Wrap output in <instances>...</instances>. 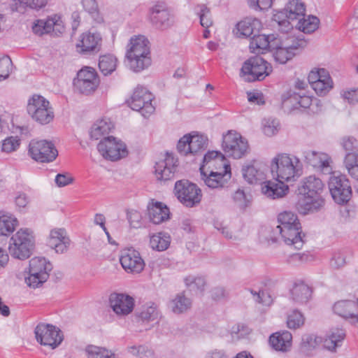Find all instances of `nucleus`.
<instances>
[{"label": "nucleus", "instance_id": "obj_41", "mask_svg": "<svg viewBox=\"0 0 358 358\" xmlns=\"http://www.w3.org/2000/svg\"><path fill=\"white\" fill-rule=\"evenodd\" d=\"M117 58L113 55H104L99 57V68L104 76L111 74L116 69Z\"/></svg>", "mask_w": 358, "mask_h": 358}, {"label": "nucleus", "instance_id": "obj_19", "mask_svg": "<svg viewBox=\"0 0 358 358\" xmlns=\"http://www.w3.org/2000/svg\"><path fill=\"white\" fill-rule=\"evenodd\" d=\"M204 164L200 167L201 179L210 188L223 187L231 177L230 166L224 165V168L218 169L216 171L211 170L208 174L204 171Z\"/></svg>", "mask_w": 358, "mask_h": 358}, {"label": "nucleus", "instance_id": "obj_15", "mask_svg": "<svg viewBox=\"0 0 358 358\" xmlns=\"http://www.w3.org/2000/svg\"><path fill=\"white\" fill-rule=\"evenodd\" d=\"M98 151L106 159L117 161L128 154L126 145L113 136L105 137L97 145Z\"/></svg>", "mask_w": 358, "mask_h": 358}, {"label": "nucleus", "instance_id": "obj_31", "mask_svg": "<svg viewBox=\"0 0 358 358\" xmlns=\"http://www.w3.org/2000/svg\"><path fill=\"white\" fill-rule=\"evenodd\" d=\"M284 182L266 181L262 187V192L265 196L273 199L282 198L286 195L289 189Z\"/></svg>", "mask_w": 358, "mask_h": 358}, {"label": "nucleus", "instance_id": "obj_43", "mask_svg": "<svg viewBox=\"0 0 358 358\" xmlns=\"http://www.w3.org/2000/svg\"><path fill=\"white\" fill-rule=\"evenodd\" d=\"M319 23L320 20L317 17L309 15L307 19L304 17H301L299 20L296 27L303 33L310 34L318 28Z\"/></svg>", "mask_w": 358, "mask_h": 358}, {"label": "nucleus", "instance_id": "obj_12", "mask_svg": "<svg viewBox=\"0 0 358 358\" xmlns=\"http://www.w3.org/2000/svg\"><path fill=\"white\" fill-rule=\"evenodd\" d=\"M28 153L34 160L41 163L52 162L58 156L55 145L46 140H32L29 145Z\"/></svg>", "mask_w": 358, "mask_h": 358}, {"label": "nucleus", "instance_id": "obj_47", "mask_svg": "<svg viewBox=\"0 0 358 358\" xmlns=\"http://www.w3.org/2000/svg\"><path fill=\"white\" fill-rule=\"evenodd\" d=\"M341 145L347 152L345 157V166H346L347 157L349 155H358V140L354 136H346L341 139Z\"/></svg>", "mask_w": 358, "mask_h": 358}, {"label": "nucleus", "instance_id": "obj_60", "mask_svg": "<svg viewBox=\"0 0 358 358\" xmlns=\"http://www.w3.org/2000/svg\"><path fill=\"white\" fill-rule=\"evenodd\" d=\"M127 219L131 227L139 228L142 225V215L135 210H131L127 212Z\"/></svg>", "mask_w": 358, "mask_h": 358}, {"label": "nucleus", "instance_id": "obj_39", "mask_svg": "<svg viewBox=\"0 0 358 358\" xmlns=\"http://www.w3.org/2000/svg\"><path fill=\"white\" fill-rule=\"evenodd\" d=\"M280 43V38H278L275 43V45H273L271 50H275L273 54L275 59L280 64H285L291 59L296 55V52L285 48Z\"/></svg>", "mask_w": 358, "mask_h": 358}, {"label": "nucleus", "instance_id": "obj_36", "mask_svg": "<svg viewBox=\"0 0 358 358\" xmlns=\"http://www.w3.org/2000/svg\"><path fill=\"white\" fill-rule=\"evenodd\" d=\"M185 286L195 294H201L205 289L206 280L202 276L189 275L184 278Z\"/></svg>", "mask_w": 358, "mask_h": 358}, {"label": "nucleus", "instance_id": "obj_46", "mask_svg": "<svg viewBox=\"0 0 358 358\" xmlns=\"http://www.w3.org/2000/svg\"><path fill=\"white\" fill-rule=\"evenodd\" d=\"M85 352L88 357H99V358H111L112 357L119 356L114 352L108 350L106 348L96 346L94 345H88L85 348Z\"/></svg>", "mask_w": 358, "mask_h": 358}, {"label": "nucleus", "instance_id": "obj_25", "mask_svg": "<svg viewBox=\"0 0 358 358\" xmlns=\"http://www.w3.org/2000/svg\"><path fill=\"white\" fill-rule=\"evenodd\" d=\"M265 171L266 165L257 161H254L251 164L242 169L244 179L250 184L264 180Z\"/></svg>", "mask_w": 358, "mask_h": 358}, {"label": "nucleus", "instance_id": "obj_45", "mask_svg": "<svg viewBox=\"0 0 358 358\" xmlns=\"http://www.w3.org/2000/svg\"><path fill=\"white\" fill-rule=\"evenodd\" d=\"M209 163L218 169L224 168V165L230 166L224 156L217 151H209L203 156V164Z\"/></svg>", "mask_w": 358, "mask_h": 358}, {"label": "nucleus", "instance_id": "obj_44", "mask_svg": "<svg viewBox=\"0 0 358 358\" xmlns=\"http://www.w3.org/2000/svg\"><path fill=\"white\" fill-rule=\"evenodd\" d=\"M112 127V124L110 122L104 120L98 121L93 124L90 131V136L94 140H98L103 136L108 134Z\"/></svg>", "mask_w": 358, "mask_h": 358}, {"label": "nucleus", "instance_id": "obj_34", "mask_svg": "<svg viewBox=\"0 0 358 358\" xmlns=\"http://www.w3.org/2000/svg\"><path fill=\"white\" fill-rule=\"evenodd\" d=\"M311 289L303 282L296 283L291 289V295L293 301L298 303H306L311 296Z\"/></svg>", "mask_w": 358, "mask_h": 358}, {"label": "nucleus", "instance_id": "obj_32", "mask_svg": "<svg viewBox=\"0 0 358 358\" xmlns=\"http://www.w3.org/2000/svg\"><path fill=\"white\" fill-rule=\"evenodd\" d=\"M278 38H280L281 45H284L285 48L292 50L296 54L307 45V42L301 34L298 36L283 34L282 36H278Z\"/></svg>", "mask_w": 358, "mask_h": 358}, {"label": "nucleus", "instance_id": "obj_51", "mask_svg": "<svg viewBox=\"0 0 358 358\" xmlns=\"http://www.w3.org/2000/svg\"><path fill=\"white\" fill-rule=\"evenodd\" d=\"M233 199L240 208L245 209L250 206L252 196L246 194L243 189H238L235 192Z\"/></svg>", "mask_w": 358, "mask_h": 358}, {"label": "nucleus", "instance_id": "obj_58", "mask_svg": "<svg viewBox=\"0 0 358 358\" xmlns=\"http://www.w3.org/2000/svg\"><path fill=\"white\" fill-rule=\"evenodd\" d=\"M312 87L317 95L324 96L332 89L333 81H329V83H326L324 81L317 80V83L313 84Z\"/></svg>", "mask_w": 358, "mask_h": 358}, {"label": "nucleus", "instance_id": "obj_48", "mask_svg": "<svg viewBox=\"0 0 358 358\" xmlns=\"http://www.w3.org/2000/svg\"><path fill=\"white\" fill-rule=\"evenodd\" d=\"M322 342L321 337L313 334H306L302 337L301 350L304 352H308L315 349Z\"/></svg>", "mask_w": 358, "mask_h": 358}, {"label": "nucleus", "instance_id": "obj_29", "mask_svg": "<svg viewBox=\"0 0 358 358\" xmlns=\"http://www.w3.org/2000/svg\"><path fill=\"white\" fill-rule=\"evenodd\" d=\"M56 16L52 18H48L46 21L38 20L32 25V31L34 34L41 36L44 34H49L51 31L62 32L64 27L59 24V17L56 19Z\"/></svg>", "mask_w": 358, "mask_h": 358}, {"label": "nucleus", "instance_id": "obj_27", "mask_svg": "<svg viewBox=\"0 0 358 358\" xmlns=\"http://www.w3.org/2000/svg\"><path fill=\"white\" fill-rule=\"evenodd\" d=\"M148 211L150 220L155 224H159L169 219V209L162 202L156 201L149 203Z\"/></svg>", "mask_w": 358, "mask_h": 358}, {"label": "nucleus", "instance_id": "obj_63", "mask_svg": "<svg viewBox=\"0 0 358 358\" xmlns=\"http://www.w3.org/2000/svg\"><path fill=\"white\" fill-rule=\"evenodd\" d=\"M190 139L191 134H189L185 135L179 140L177 144V150L180 155L186 156L189 154L188 147Z\"/></svg>", "mask_w": 358, "mask_h": 358}, {"label": "nucleus", "instance_id": "obj_16", "mask_svg": "<svg viewBox=\"0 0 358 358\" xmlns=\"http://www.w3.org/2000/svg\"><path fill=\"white\" fill-rule=\"evenodd\" d=\"M301 232V224H294L292 227L284 230L273 229L272 231L273 235L270 237V240L273 243H276L281 238L286 245L292 246L294 249L300 250L304 243Z\"/></svg>", "mask_w": 358, "mask_h": 358}, {"label": "nucleus", "instance_id": "obj_38", "mask_svg": "<svg viewBox=\"0 0 358 358\" xmlns=\"http://www.w3.org/2000/svg\"><path fill=\"white\" fill-rule=\"evenodd\" d=\"M192 301L183 293L178 294L171 302V308L176 314L183 313L190 309Z\"/></svg>", "mask_w": 358, "mask_h": 358}, {"label": "nucleus", "instance_id": "obj_35", "mask_svg": "<svg viewBox=\"0 0 358 358\" xmlns=\"http://www.w3.org/2000/svg\"><path fill=\"white\" fill-rule=\"evenodd\" d=\"M286 17L289 20H299L305 16V6L298 0H292L289 2L286 8Z\"/></svg>", "mask_w": 358, "mask_h": 358}, {"label": "nucleus", "instance_id": "obj_57", "mask_svg": "<svg viewBox=\"0 0 358 358\" xmlns=\"http://www.w3.org/2000/svg\"><path fill=\"white\" fill-rule=\"evenodd\" d=\"M131 356L146 358L153 356V351L146 346L141 345L138 348L132 346L128 348Z\"/></svg>", "mask_w": 358, "mask_h": 358}, {"label": "nucleus", "instance_id": "obj_64", "mask_svg": "<svg viewBox=\"0 0 358 358\" xmlns=\"http://www.w3.org/2000/svg\"><path fill=\"white\" fill-rule=\"evenodd\" d=\"M345 264V256L341 251L334 252L331 259L332 267L339 268Z\"/></svg>", "mask_w": 358, "mask_h": 358}, {"label": "nucleus", "instance_id": "obj_30", "mask_svg": "<svg viewBox=\"0 0 358 358\" xmlns=\"http://www.w3.org/2000/svg\"><path fill=\"white\" fill-rule=\"evenodd\" d=\"M262 27V22L259 20L246 18L236 24V34H238V36L251 38L253 35L259 33Z\"/></svg>", "mask_w": 358, "mask_h": 358}, {"label": "nucleus", "instance_id": "obj_61", "mask_svg": "<svg viewBox=\"0 0 358 358\" xmlns=\"http://www.w3.org/2000/svg\"><path fill=\"white\" fill-rule=\"evenodd\" d=\"M278 126L279 123L276 120L268 119L264 124V133L268 136H272L277 133Z\"/></svg>", "mask_w": 358, "mask_h": 358}, {"label": "nucleus", "instance_id": "obj_6", "mask_svg": "<svg viewBox=\"0 0 358 358\" xmlns=\"http://www.w3.org/2000/svg\"><path fill=\"white\" fill-rule=\"evenodd\" d=\"M27 112L41 124L50 123L54 118V112L50 102L41 95H34L28 102Z\"/></svg>", "mask_w": 358, "mask_h": 358}, {"label": "nucleus", "instance_id": "obj_21", "mask_svg": "<svg viewBox=\"0 0 358 358\" xmlns=\"http://www.w3.org/2000/svg\"><path fill=\"white\" fill-rule=\"evenodd\" d=\"M358 298L357 302L352 300H341L336 302L333 311L339 317L349 320L350 323L358 322Z\"/></svg>", "mask_w": 358, "mask_h": 358}, {"label": "nucleus", "instance_id": "obj_37", "mask_svg": "<svg viewBox=\"0 0 358 358\" xmlns=\"http://www.w3.org/2000/svg\"><path fill=\"white\" fill-rule=\"evenodd\" d=\"M18 222L15 217L9 213L0 212V234L7 236L12 233Z\"/></svg>", "mask_w": 358, "mask_h": 358}, {"label": "nucleus", "instance_id": "obj_42", "mask_svg": "<svg viewBox=\"0 0 358 358\" xmlns=\"http://www.w3.org/2000/svg\"><path fill=\"white\" fill-rule=\"evenodd\" d=\"M207 147V138L203 135L191 134L189 145L188 147L189 154L197 155L203 152Z\"/></svg>", "mask_w": 358, "mask_h": 358}, {"label": "nucleus", "instance_id": "obj_13", "mask_svg": "<svg viewBox=\"0 0 358 358\" xmlns=\"http://www.w3.org/2000/svg\"><path fill=\"white\" fill-rule=\"evenodd\" d=\"M174 189L178 200L187 207H193L201 200V189L187 180L177 181Z\"/></svg>", "mask_w": 358, "mask_h": 358}, {"label": "nucleus", "instance_id": "obj_3", "mask_svg": "<svg viewBox=\"0 0 358 358\" xmlns=\"http://www.w3.org/2000/svg\"><path fill=\"white\" fill-rule=\"evenodd\" d=\"M299 158L286 153L278 154L271 161V170L278 182L295 181L302 173Z\"/></svg>", "mask_w": 358, "mask_h": 358}, {"label": "nucleus", "instance_id": "obj_55", "mask_svg": "<svg viewBox=\"0 0 358 358\" xmlns=\"http://www.w3.org/2000/svg\"><path fill=\"white\" fill-rule=\"evenodd\" d=\"M346 169L348 174L358 180V155H349L347 157Z\"/></svg>", "mask_w": 358, "mask_h": 358}, {"label": "nucleus", "instance_id": "obj_22", "mask_svg": "<svg viewBox=\"0 0 358 358\" xmlns=\"http://www.w3.org/2000/svg\"><path fill=\"white\" fill-rule=\"evenodd\" d=\"M109 303L113 310L119 315H127L132 312L134 306V299L125 294L112 293Z\"/></svg>", "mask_w": 358, "mask_h": 358}, {"label": "nucleus", "instance_id": "obj_28", "mask_svg": "<svg viewBox=\"0 0 358 358\" xmlns=\"http://www.w3.org/2000/svg\"><path fill=\"white\" fill-rule=\"evenodd\" d=\"M271 347L278 351L287 352L292 347V335L288 331H278L269 338Z\"/></svg>", "mask_w": 358, "mask_h": 358}, {"label": "nucleus", "instance_id": "obj_24", "mask_svg": "<svg viewBox=\"0 0 358 358\" xmlns=\"http://www.w3.org/2000/svg\"><path fill=\"white\" fill-rule=\"evenodd\" d=\"M178 160L172 155L166 154L164 160L156 163L155 174L158 180H168L174 177Z\"/></svg>", "mask_w": 358, "mask_h": 358}, {"label": "nucleus", "instance_id": "obj_20", "mask_svg": "<svg viewBox=\"0 0 358 358\" xmlns=\"http://www.w3.org/2000/svg\"><path fill=\"white\" fill-rule=\"evenodd\" d=\"M120 262L128 273L138 274L145 267V262L140 253L132 248L125 249L122 252Z\"/></svg>", "mask_w": 358, "mask_h": 358}, {"label": "nucleus", "instance_id": "obj_7", "mask_svg": "<svg viewBox=\"0 0 358 358\" xmlns=\"http://www.w3.org/2000/svg\"><path fill=\"white\" fill-rule=\"evenodd\" d=\"M272 72L271 64L259 56L246 60L241 68V73L247 76L249 82L262 80Z\"/></svg>", "mask_w": 358, "mask_h": 358}, {"label": "nucleus", "instance_id": "obj_17", "mask_svg": "<svg viewBox=\"0 0 358 358\" xmlns=\"http://www.w3.org/2000/svg\"><path fill=\"white\" fill-rule=\"evenodd\" d=\"M150 21L157 29L165 30L173 25L174 20L164 2H157L150 9Z\"/></svg>", "mask_w": 358, "mask_h": 358}, {"label": "nucleus", "instance_id": "obj_53", "mask_svg": "<svg viewBox=\"0 0 358 358\" xmlns=\"http://www.w3.org/2000/svg\"><path fill=\"white\" fill-rule=\"evenodd\" d=\"M12 68L13 63L8 56L0 58V82L9 77Z\"/></svg>", "mask_w": 358, "mask_h": 358}, {"label": "nucleus", "instance_id": "obj_10", "mask_svg": "<svg viewBox=\"0 0 358 358\" xmlns=\"http://www.w3.org/2000/svg\"><path fill=\"white\" fill-rule=\"evenodd\" d=\"M38 343L52 350L57 348L64 339L62 331L57 327L45 323H39L34 329Z\"/></svg>", "mask_w": 358, "mask_h": 358}, {"label": "nucleus", "instance_id": "obj_54", "mask_svg": "<svg viewBox=\"0 0 358 358\" xmlns=\"http://www.w3.org/2000/svg\"><path fill=\"white\" fill-rule=\"evenodd\" d=\"M290 101H294L293 106L295 108H308L313 102V99L309 96L300 95L295 94L292 97H290Z\"/></svg>", "mask_w": 358, "mask_h": 358}, {"label": "nucleus", "instance_id": "obj_5", "mask_svg": "<svg viewBox=\"0 0 358 358\" xmlns=\"http://www.w3.org/2000/svg\"><path fill=\"white\" fill-rule=\"evenodd\" d=\"M52 264L44 257H36L29 261V276L25 278L26 284L32 288H37L46 282Z\"/></svg>", "mask_w": 358, "mask_h": 358}, {"label": "nucleus", "instance_id": "obj_49", "mask_svg": "<svg viewBox=\"0 0 358 358\" xmlns=\"http://www.w3.org/2000/svg\"><path fill=\"white\" fill-rule=\"evenodd\" d=\"M169 236H167L162 233L154 234L150 236V245L154 250L158 251H163L168 248L169 245Z\"/></svg>", "mask_w": 358, "mask_h": 358}, {"label": "nucleus", "instance_id": "obj_14", "mask_svg": "<svg viewBox=\"0 0 358 358\" xmlns=\"http://www.w3.org/2000/svg\"><path fill=\"white\" fill-rule=\"evenodd\" d=\"M100 80L94 69L85 66L77 73V77L73 80L76 90L84 94H90L98 87Z\"/></svg>", "mask_w": 358, "mask_h": 358}, {"label": "nucleus", "instance_id": "obj_56", "mask_svg": "<svg viewBox=\"0 0 358 358\" xmlns=\"http://www.w3.org/2000/svg\"><path fill=\"white\" fill-rule=\"evenodd\" d=\"M20 139L17 136H10L2 142L1 150L4 152L15 151L20 146Z\"/></svg>", "mask_w": 358, "mask_h": 358}, {"label": "nucleus", "instance_id": "obj_23", "mask_svg": "<svg viewBox=\"0 0 358 358\" xmlns=\"http://www.w3.org/2000/svg\"><path fill=\"white\" fill-rule=\"evenodd\" d=\"M71 244V240L64 229H54L50 231L48 245L55 250L57 253L66 252Z\"/></svg>", "mask_w": 358, "mask_h": 358}, {"label": "nucleus", "instance_id": "obj_59", "mask_svg": "<svg viewBox=\"0 0 358 358\" xmlns=\"http://www.w3.org/2000/svg\"><path fill=\"white\" fill-rule=\"evenodd\" d=\"M200 13L199 14L200 18V24L204 28H208L213 24V21L210 16V10L204 5L201 6Z\"/></svg>", "mask_w": 358, "mask_h": 358}, {"label": "nucleus", "instance_id": "obj_33", "mask_svg": "<svg viewBox=\"0 0 358 358\" xmlns=\"http://www.w3.org/2000/svg\"><path fill=\"white\" fill-rule=\"evenodd\" d=\"M101 38L98 35L88 34H83L81 36V39L77 43L76 46L78 51L87 54L93 51L99 50V43Z\"/></svg>", "mask_w": 358, "mask_h": 358}, {"label": "nucleus", "instance_id": "obj_8", "mask_svg": "<svg viewBox=\"0 0 358 358\" xmlns=\"http://www.w3.org/2000/svg\"><path fill=\"white\" fill-rule=\"evenodd\" d=\"M328 187L334 201L341 205L347 203L352 197L350 180L343 175H333L328 181Z\"/></svg>", "mask_w": 358, "mask_h": 358}, {"label": "nucleus", "instance_id": "obj_18", "mask_svg": "<svg viewBox=\"0 0 358 358\" xmlns=\"http://www.w3.org/2000/svg\"><path fill=\"white\" fill-rule=\"evenodd\" d=\"M303 161L308 165L317 169L324 175L333 173V163L331 157L327 153L311 150L303 152Z\"/></svg>", "mask_w": 358, "mask_h": 358}, {"label": "nucleus", "instance_id": "obj_62", "mask_svg": "<svg viewBox=\"0 0 358 358\" xmlns=\"http://www.w3.org/2000/svg\"><path fill=\"white\" fill-rule=\"evenodd\" d=\"M251 329L245 324H238L231 328V335L236 336L237 338H243L250 334Z\"/></svg>", "mask_w": 358, "mask_h": 358}, {"label": "nucleus", "instance_id": "obj_40", "mask_svg": "<svg viewBox=\"0 0 358 358\" xmlns=\"http://www.w3.org/2000/svg\"><path fill=\"white\" fill-rule=\"evenodd\" d=\"M345 336V331L342 329H336L331 331L329 336L323 341V348L334 352L336 348L339 345Z\"/></svg>", "mask_w": 358, "mask_h": 358}, {"label": "nucleus", "instance_id": "obj_50", "mask_svg": "<svg viewBox=\"0 0 358 358\" xmlns=\"http://www.w3.org/2000/svg\"><path fill=\"white\" fill-rule=\"evenodd\" d=\"M305 318L303 314L296 310H293L287 317V325L289 329H296L304 324Z\"/></svg>", "mask_w": 358, "mask_h": 358}, {"label": "nucleus", "instance_id": "obj_26", "mask_svg": "<svg viewBox=\"0 0 358 358\" xmlns=\"http://www.w3.org/2000/svg\"><path fill=\"white\" fill-rule=\"evenodd\" d=\"M278 35L277 34H259V33L253 35L250 38V49L253 52L259 53L261 50L270 49L275 45Z\"/></svg>", "mask_w": 358, "mask_h": 358}, {"label": "nucleus", "instance_id": "obj_9", "mask_svg": "<svg viewBox=\"0 0 358 358\" xmlns=\"http://www.w3.org/2000/svg\"><path fill=\"white\" fill-rule=\"evenodd\" d=\"M222 147L226 155L234 159L243 157L249 149L248 141L234 131L223 135Z\"/></svg>", "mask_w": 358, "mask_h": 358}, {"label": "nucleus", "instance_id": "obj_52", "mask_svg": "<svg viewBox=\"0 0 358 358\" xmlns=\"http://www.w3.org/2000/svg\"><path fill=\"white\" fill-rule=\"evenodd\" d=\"M136 317L142 322H150L157 318L158 313L155 307L151 306L144 307L141 311L136 313Z\"/></svg>", "mask_w": 358, "mask_h": 358}, {"label": "nucleus", "instance_id": "obj_4", "mask_svg": "<svg viewBox=\"0 0 358 358\" xmlns=\"http://www.w3.org/2000/svg\"><path fill=\"white\" fill-rule=\"evenodd\" d=\"M35 240L32 231L21 229L10 239L9 252L10 255L20 260L28 259L34 249Z\"/></svg>", "mask_w": 358, "mask_h": 358}, {"label": "nucleus", "instance_id": "obj_11", "mask_svg": "<svg viewBox=\"0 0 358 358\" xmlns=\"http://www.w3.org/2000/svg\"><path fill=\"white\" fill-rule=\"evenodd\" d=\"M153 99L154 96L145 87L138 86L127 101V103L132 110L139 111L146 117L155 111V107L152 103Z\"/></svg>", "mask_w": 358, "mask_h": 358}, {"label": "nucleus", "instance_id": "obj_1", "mask_svg": "<svg viewBox=\"0 0 358 358\" xmlns=\"http://www.w3.org/2000/svg\"><path fill=\"white\" fill-rule=\"evenodd\" d=\"M324 185L322 180L315 176H310L302 180L299 187L300 198L296 204L297 210L303 215L318 211L324 205V199L321 194L324 191Z\"/></svg>", "mask_w": 358, "mask_h": 358}, {"label": "nucleus", "instance_id": "obj_2", "mask_svg": "<svg viewBox=\"0 0 358 358\" xmlns=\"http://www.w3.org/2000/svg\"><path fill=\"white\" fill-rule=\"evenodd\" d=\"M127 48L126 57L131 70L140 72L151 64L150 42L146 37L131 38Z\"/></svg>", "mask_w": 358, "mask_h": 358}]
</instances>
